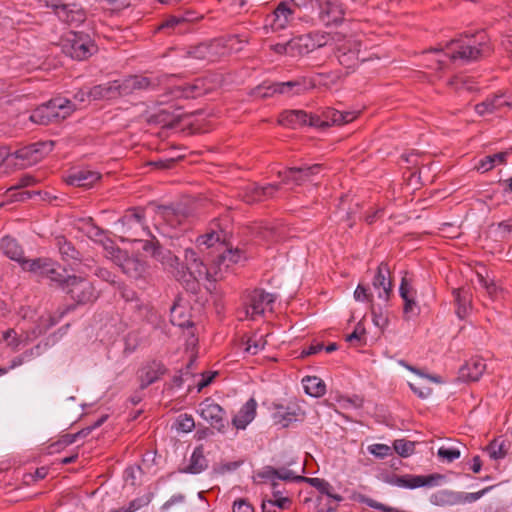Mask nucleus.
<instances>
[{
	"instance_id": "1",
	"label": "nucleus",
	"mask_w": 512,
	"mask_h": 512,
	"mask_svg": "<svg viewBox=\"0 0 512 512\" xmlns=\"http://www.w3.org/2000/svg\"><path fill=\"white\" fill-rule=\"evenodd\" d=\"M74 110L75 105L70 100L56 97L33 110L30 120L35 124L50 125L68 118Z\"/></svg>"
},
{
	"instance_id": "2",
	"label": "nucleus",
	"mask_w": 512,
	"mask_h": 512,
	"mask_svg": "<svg viewBox=\"0 0 512 512\" xmlns=\"http://www.w3.org/2000/svg\"><path fill=\"white\" fill-rule=\"evenodd\" d=\"M451 43L458 45L457 51L451 55L453 60L476 61L490 53V47L486 42L484 32H477L475 34L465 33L460 39L453 40Z\"/></svg>"
},
{
	"instance_id": "3",
	"label": "nucleus",
	"mask_w": 512,
	"mask_h": 512,
	"mask_svg": "<svg viewBox=\"0 0 512 512\" xmlns=\"http://www.w3.org/2000/svg\"><path fill=\"white\" fill-rule=\"evenodd\" d=\"M62 51L71 59L84 60L96 53L97 47L90 36L82 32H70L61 42Z\"/></svg>"
},
{
	"instance_id": "4",
	"label": "nucleus",
	"mask_w": 512,
	"mask_h": 512,
	"mask_svg": "<svg viewBox=\"0 0 512 512\" xmlns=\"http://www.w3.org/2000/svg\"><path fill=\"white\" fill-rule=\"evenodd\" d=\"M118 226H120L119 231L122 234L121 239L129 242H136L149 234L146 227L145 210L139 207L127 210L126 214L118 221Z\"/></svg>"
},
{
	"instance_id": "5",
	"label": "nucleus",
	"mask_w": 512,
	"mask_h": 512,
	"mask_svg": "<svg viewBox=\"0 0 512 512\" xmlns=\"http://www.w3.org/2000/svg\"><path fill=\"white\" fill-rule=\"evenodd\" d=\"M493 486L485 487L478 492L464 493L453 490H438L431 494L429 501L436 507H451L462 505L465 503H472L485 496L491 491Z\"/></svg>"
},
{
	"instance_id": "6",
	"label": "nucleus",
	"mask_w": 512,
	"mask_h": 512,
	"mask_svg": "<svg viewBox=\"0 0 512 512\" xmlns=\"http://www.w3.org/2000/svg\"><path fill=\"white\" fill-rule=\"evenodd\" d=\"M172 77V75H164L161 77L150 78L144 75H131L126 77L125 79L118 81L120 84L122 97H126L134 93H139L141 91L155 90L159 86H161L162 83H164L165 81L171 80Z\"/></svg>"
},
{
	"instance_id": "7",
	"label": "nucleus",
	"mask_w": 512,
	"mask_h": 512,
	"mask_svg": "<svg viewBox=\"0 0 512 512\" xmlns=\"http://www.w3.org/2000/svg\"><path fill=\"white\" fill-rule=\"evenodd\" d=\"M55 243L64 262L82 267L80 268L81 273H84L86 269H93L94 259L83 258L81 252L65 236H56Z\"/></svg>"
},
{
	"instance_id": "8",
	"label": "nucleus",
	"mask_w": 512,
	"mask_h": 512,
	"mask_svg": "<svg viewBox=\"0 0 512 512\" xmlns=\"http://www.w3.org/2000/svg\"><path fill=\"white\" fill-rule=\"evenodd\" d=\"M445 477L442 474H428V475H393L387 479L388 484L406 489H416L420 487H433L439 484V481Z\"/></svg>"
},
{
	"instance_id": "9",
	"label": "nucleus",
	"mask_w": 512,
	"mask_h": 512,
	"mask_svg": "<svg viewBox=\"0 0 512 512\" xmlns=\"http://www.w3.org/2000/svg\"><path fill=\"white\" fill-rule=\"evenodd\" d=\"M198 413L204 421L211 425L212 428L220 432H224L228 425L225 410L211 398H206L198 405Z\"/></svg>"
},
{
	"instance_id": "10",
	"label": "nucleus",
	"mask_w": 512,
	"mask_h": 512,
	"mask_svg": "<svg viewBox=\"0 0 512 512\" xmlns=\"http://www.w3.org/2000/svg\"><path fill=\"white\" fill-rule=\"evenodd\" d=\"M208 91H210V87L206 85L204 79H195L191 83L167 87L163 97L165 98L164 101L179 98L195 99L203 96Z\"/></svg>"
},
{
	"instance_id": "11",
	"label": "nucleus",
	"mask_w": 512,
	"mask_h": 512,
	"mask_svg": "<svg viewBox=\"0 0 512 512\" xmlns=\"http://www.w3.org/2000/svg\"><path fill=\"white\" fill-rule=\"evenodd\" d=\"M69 281V285L64 287L63 290H65L78 305L96 301L98 292L92 283L82 277L72 278Z\"/></svg>"
},
{
	"instance_id": "12",
	"label": "nucleus",
	"mask_w": 512,
	"mask_h": 512,
	"mask_svg": "<svg viewBox=\"0 0 512 512\" xmlns=\"http://www.w3.org/2000/svg\"><path fill=\"white\" fill-rule=\"evenodd\" d=\"M319 10V20L326 27L338 25L344 21L345 10L339 0H311Z\"/></svg>"
},
{
	"instance_id": "13",
	"label": "nucleus",
	"mask_w": 512,
	"mask_h": 512,
	"mask_svg": "<svg viewBox=\"0 0 512 512\" xmlns=\"http://www.w3.org/2000/svg\"><path fill=\"white\" fill-rule=\"evenodd\" d=\"M184 269L188 270L192 278V286L196 285V281L200 279L210 280L209 270L205 267L204 263L200 261L197 252L191 248L185 249L184 263H180L179 266L180 274H183V277L185 276Z\"/></svg>"
},
{
	"instance_id": "14",
	"label": "nucleus",
	"mask_w": 512,
	"mask_h": 512,
	"mask_svg": "<svg viewBox=\"0 0 512 512\" xmlns=\"http://www.w3.org/2000/svg\"><path fill=\"white\" fill-rule=\"evenodd\" d=\"M325 36L318 34H306L294 37L289 40V49H291V57H298L312 52L326 45Z\"/></svg>"
},
{
	"instance_id": "15",
	"label": "nucleus",
	"mask_w": 512,
	"mask_h": 512,
	"mask_svg": "<svg viewBox=\"0 0 512 512\" xmlns=\"http://www.w3.org/2000/svg\"><path fill=\"white\" fill-rule=\"evenodd\" d=\"M275 296L269 294L261 289H255L247 295L246 302V317L254 319L256 316H260L264 313L265 307L273 304Z\"/></svg>"
},
{
	"instance_id": "16",
	"label": "nucleus",
	"mask_w": 512,
	"mask_h": 512,
	"mask_svg": "<svg viewBox=\"0 0 512 512\" xmlns=\"http://www.w3.org/2000/svg\"><path fill=\"white\" fill-rule=\"evenodd\" d=\"M361 45L362 44L356 39H348L338 46L336 54L339 64L348 69L355 68L360 60L359 53Z\"/></svg>"
},
{
	"instance_id": "17",
	"label": "nucleus",
	"mask_w": 512,
	"mask_h": 512,
	"mask_svg": "<svg viewBox=\"0 0 512 512\" xmlns=\"http://www.w3.org/2000/svg\"><path fill=\"white\" fill-rule=\"evenodd\" d=\"M55 143L53 141L37 142L35 144L27 145L16 151V157L27 161V163H36L43 158L46 154L52 151Z\"/></svg>"
},
{
	"instance_id": "18",
	"label": "nucleus",
	"mask_w": 512,
	"mask_h": 512,
	"mask_svg": "<svg viewBox=\"0 0 512 512\" xmlns=\"http://www.w3.org/2000/svg\"><path fill=\"white\" fill-rule=\"evenodd\" d=\"M52 9L59 20L68 25L78 26L85 21V12L76 4H53Z\"/></svg>"
},
{
	"instance_id": "19",
	"label": "nucleus",
	"mask_w": 512,
	"mask_h": 512,
	"mask_svg": "<svg viewBox=\"0 0 512 512\" xmlns=\"http://www.w3.org/2000/svg\"><path fill=\"white\" fill-rule=\"evenodd\" d=\"M166 372L167 369L161 361H148L140 370V389L143 390L149 385L155 383L160 379V377L164 376Z\"/></svg>"
},
{
	"instance_id": "20",
	"label": "nucleus",
	"mask_w": 512,
	"mask_h": 512,
	"mask_svg": "<svg viewBox=\"0 0 512 512\" xmlns=\"http://www.w3.org/2000/svg\"><path fill=\"white\" fill-rule=\"evenodd\" d=\"M372 286L376 290H381L378 292V297L388 301L392 292V282L390 280V268L388 263H380L378 265L374 280H372Z\"/></svg>"
},
{
	"instance_id": "21",
	"label": "nucleus",
	"mask_w": 512,
	"mask_h": 512,
	"mask_svg": "<svg viewBox=\"0 0 512 512\" xmlns=\"http://www.w3.org/2000/svg\"><path fill=\"white\" fill-rule=\"evenodd\" d=\"M293 10L287 2H281L276 6L273 13L267 16V25L272 27L274 31L281 30L287 26V23L292 20Z\"/></svg>"
},
{
	"instance_id": "22",
	"label": "nucleus",
	"mask_w": 512,
	"mask_h": 512,
	"mask_svg": "<svg viewBox=\"0 0 512 512\" xmlns=\"http://www.w3.org/2000/svg\"><path fill=\"white\" fill-rule=\"evenodd\" d=\"M88 97L94 100L122 97L119 80L109 81L91 88L88 92Z\"/></svg>"
},
{
	"instance_id": "23",
	"label": "nucleus",
	"mask_w": 512,
	"mask_h": 512,
	"mask_svg": "<svg viewBox=\"0 0 512 512\" xmlns=\"http://www.w3.org/2000/svg\"><path fill=\"white\" fill-rule=\"evenodd\" d=\"M120 268L129 278L138 281L145 278L147 266L139 258L126 256L120 263Z\"/></svg>"
},
{
	"instance_id": "24",
	"label": "nucleus",
	"mask_w": 512,
	"mask_h": 512,
	"mask_svg": "<svg viewBox=\"0 0 512 512\" xmlns=\"http://www.w3.org/2000/svg\"><path fill=\"white\" fill-rule=\"evenodd\" d=\"M484 360L473 358L459 369V378L464 381H478L485 372Z\"/></svg>"
},
{
	"instance_id": "25",
	"label": "nucleus",
	"mask_w": 512,
	"mask_h": 512,
	"mask_svg": "<svg viewBox=\"0 0 512 512\" xmlns=\"http://www.w3.org/2000/svg\"><path fill=\"white\" fill-rule=\"evenodd\" d=\"M250 232L254 237L260 238L268 243H276L282 240L283 229L281 227L269 226L263 224H255L250 227Z\"/></svg>"
},
{
	"instance_id": "26",
	"label": "nucleus",
	"mask_w": 512,
	"mask_h": 512,
	"mask_svg": "<svg viewBox=\"0 0 512 512\" xmlns=\"http://www.w3.org/2000/svg\"><path fill=\"white\" fill-rule=\"evenodd\" d=\"M256 401L254 398H250L247 403H245L238 414L232 418V425H234L237 429H244L252 420H254L256 415Z\"/></svg>"
},
{
	"instance_id": "27",
	"label": "nucleus",
	"mask_w": 512,
	"mask_h": 512,
	"mask_svg": "<svg viewBox=\"0 0 512 512\" xmlns=\"http://www.w3.org/2000/svg\"><path fill=\"white\" fill-rule=\"evenodd\" d=\"M100 178L101 175L99 172L80 170L71 173L67 178V183L76 187L89 188L92 187Z\"/></svg>"
},
{
	"instance_id": "28",
	"label": "nucleus",
	"mask_w": 512,
	"mask_h": 512,
	"mask_svg": "<svg viewBox=\"0 0 512 512\" xmlns=\"http://www.w3.org/2000/svg\"><path fill=\"white\" fill-rule=\"evenodd\" d=\"M278 177L281 178V183L284 184L294 183L295 185H301L311 180V176L305 172L302 166L288 167L284 171H279Z\"/></svg>"
},
{
	"instance_id": "29",
	"label": "nucleus",
	"mask_w": 512,
	"mask_h": 512,
	"mask_svg": "<svg viewBox=\"0 0 512 512\" xmlns=\"http://www.w3.org/2000/svg\"><path fill=\"white\" fill-rule=\"evenodd\" d=\"M355 118L356 114L353 112H339L333 108H327L322 115V119L327 127L348 124Z\"/></svg>"
},
{
	"instance_id": "30",
	"label": "nucleus",
	"mask_w": 512,
	"mask_h": 512,
	"mask_svg": "<svg viewBox=\"0 0 512 512\" xmlns=\"http://www.w3.org/2000/svg\"><path fill=\"white\" fill-rule=\"evenodd\" d=\"M77 229L78 231L85 233L86 236H88V238L93 240L95 243L108 237L105 235L104 230L95 225L92 218H84L78 220Z\"/></svg>"
},
{
	"instance_id": "31",
	"label": "nucleus",
	"mask_w": 512,
	"mask_h": 512,
	"mask_svg": "<svg viewBox=\"0 0 512 512\" xmlns=\"http://www.w3.org/2000/svg\"><path fill=\"white\" fill-rule=\"evenodd\" d=\"M308 114L302 110H291L281 113L279 124L293 129L307 124Z\"/></svg>"
},
{
	"instance_id": "32",
	"label": "nucleus",
	"mask_w": 512,
	"mask_h": 512,
	"mask_svg": "<svg viewBox=\"0 0 512 512\" xmlns=\"http://www.w3.org/2000/svg\"><path fill=\"white\" fill-rule=\"evenodd\" d=\"M0 249L6 257L18 262L24 258L23 249L19 246L18 242L11 236L2 237L0 242Z\"/></svg>"
},
{
	"instance_id": "33",
	"label": "nucleus",
	"mask_w": 512,
	"mask_h": 512,
	"mask_svg": "<svg viewBox=\"0 0 512 512\" xmlns=\"http://www.w3.org/2000/svg\"><path fill=\"white\" fill-rule=\"evenodd\" d=\"M510 449V443L507 442L503 437L494 438L489 445L484 449L490 458L493 460H499L506 457Z\"/></svg>"
},
{
	"instance_id": "34",
	"label": "nucleus",
	"mask_w": 512,
	"mask_h": 512,
	"mask_svg": "<svg viewBox=\"0 0 512 512\" xmlns=\"http://www.w3.org/2000/svg\"><path fill=\"white\" fill-rule=\"evenodd\" d=\"M18 263L24 270L36 273L38 275H44L46 269L50 266H53V262L50 258H22V260H19Z\"/></svg>"
},
{
	"instance_id": "35",
	"label": "nucleus",
	"mask_w": 512,
	"mask_h": 512,
	"mask_svg": "<svg viewBox=\"0 0 512 512\" xmlns=\"http://www.w3.org/2000/svg\"><path fill=\"white\" fill-rule=\"evenodd\" d=\"M43 276L47 277L51 281L56 282L58 286L62 287V289L69 285V280L72 278H78L76 275L67 274L64 268L55 263L54 266H50L48 269H46Z\"/></svg>"
},
{
	"instance_id": "36",
	"label": "nucleus",
	"mask_w": 512,
	"mask_h": 512,
	"mask_svg": "<svg viewBox=\"0 0 512 512\" xmlns=\"http://www.w3.org/2000/svg\"><path fill=\"white\" fill-rule=\"evenodd\" d=\"M299 480H304V482L310 484L313 488L317 489L320 494L326 496L332 500L337 502L343 501V496L332 493L331 484L323 478H298Z\"/></svg>"
},
{
	"instance_id": "37",
	"label": "nucleus",
	"mask_w": 512,
	"mask_h": 512,
	"mask_svg": "<svg viewBox=\"0 0 512 512\" xmlns=\"http://www.w3.org/2000/svg\"><path fill=\"white\" fill-rule=\"evenodd\" d=\"M302 384H304L305 393L314 398H319L326 392L325 382L318 376H307L302 379Z\"/></svg>"
},
{
	"instance_id": "38",
	"label": "nucleus",
	"mask_w": 512,
	"mask_h": 512,
	"mask_svg": "<svg viewBox=\"0 0 512 512\" xmlns=\"http://www.w3.org/2000/svg\"><path fill=\"white\" fill-rule=\"evenodd\" d=\"M207 468V461L204 456L203 447L198 446L192 452L188 468L185 469L186 473L193 475L199 474Z\"/></svg>"
},
{
	"instance_id": "39",
	"label": "nucleus",
	"mask_w": 512,
	"mask_h": 512,
	"mask_svg": "<svg viewBox=\"0 0 512 512\" xmlns=\"http://www.w3.org/2000/svg\"><path fill=\"white\" fill-rule=\"evenodd\" d=\"M171 323L179 328L190 327L192 321L189 313L185 306H180L178 303H174L171 307Z\"/></svg>"
},
{
	"instance_id": "40",
	"label": "nucleus",
	"mask_w": 512,
	"mask_h": 512,
	"mask_svg": "<svg viewBox=\"0 0 512 512\" xmlns=\"http://www.w3.org/2000/svg\"><path fill=\"white\" fill-rule=\"evenodd\" d=\"M156 213L171 227L178 226L184 218L183 213L173 209L170 206H158Z\"/></svg>"
},
{
	"instance_id": "41",
	"label": "nucleus",
	"mask_w": 512,
	"mask_h": 512,
	"mask_svg": "<svg viewBox=\"0 0 512 512\" xmlns=\"http://www.w3.org/2000/svg\"><path fill=\"white\" fill-rule=\"evenodd\" d=\"M453 297L455 304H457L458 317L465 318L468 311L469 303L471 302V295L469 294L468 290L460 288L453 290Z\"/></svg>"
},
{
	"instance_id": "42",
	"label": "nucleus",
	"mask_w": 512,
	"mask_h": 512,
	"mask_svg": "<svg viewBox=\"0 0 512 512\" xmlns=\"http://www.w3.org/2000/svg\"><path fill=\"white\" fill-rule=\"evenodd\" d=\"M215 45L211 43H200L196 47H193L189 51V55L193 59L199 60H212L215 57Z\"/></svg>"
},
{
	"instance_id": "43",
	"label": "nucleus",
	"mask_w": 512,
	"mask_h": 512,
	"mask_svg": "<svg viewBox=\"0 0 512 512\" xmlns=\"http://www.w3.org/2000/svg\"><path fill=\"white\" fill-rule=\"evenodd\" d=\"M275 89L278 94L294 96L301 94L305 90V87L300 81H287V82H276Z\"/></svg>"
},
{
	"instance_id": "44",
	"label": "nucleus",
	"mask_w": 512,
	"mask_h": 512,
	"mask_svg": "<svg viewBox=\"0 0 512 512\" xmlns=\"http://www.w3.org/2000/svg\"><path fill=\"white\" fill-rule=\"evenodd\" d=\"M187 21L182 16H171L164 20L159 26L160 30H168L174 33H184L186 30Z\"/></svg>"
},
{
	"instance_id": "45",
	"label": "nucleus",
	"mask_w": 512,
	"mask_h": 512,
	"mask_svg": "<svg viewBox=\"0 0 512 512\" xmlns=\"http://www.w3.org/2000/svg\"><path fill=\"white\" fill-rule=\"evenodd\" d=\"M180 119L181 118H180L179 115L178 116H173L168 111L161 110V111H159V113L154 114L153 116H151L150 122L156 123V124H161L164 127L172 128V127H176L179 124Z\"/></svg>"
},
{
	"instance_id": "46",
	"label": "nucleus",
	"mask_w": 512,
	"mask_h": 512,
	"mask_svg": "<svg viewBox=\"0 0 512 512\" xmlns=\"http://www.w3.org/2000/svg\"><path fill=\"white\" fill-rule=\"evenodd\" d=\"M506 157V151L486 156L484 159L479 161L477 169L483 171L484 173L490 171L496 163H505Z\"/></svg>"
},
{
	"instance_id": "47",
	"label": "nucleus",
	"mask_w": 512,
	"mask_h": 512,
	"mask_svg": "<svg viewBox=\"0 0 512 512\" xmlns=\"http://www.w3.org/2000/svg\"><path fill=\"white\" fill-rule=\"evenodd\" d=\"M240 196L243 202L249 205L261 202L260 191L258 190V185L255 183L249 184L243 188Z\"/></svg>"
},
{
	"instance_id": "48",
	"label": "nucleus",
	"mask_w": 512,
	"mask_h": 512,
	"mask_svg": "<svg viewBox=\"0 0 512 512\" xmlns=\"http://www.w3.org/2000/svg\"><path fill=\"white\" fill-rule=\"evenodd\" d=\"M116 285H118L121 298L124 299L127 303L132 304L135 309L141 310L143 304L139 300V297L137 296L136 292L123 284L118 283Z\"/></svg>"
},
{
	"instance_id": "49",
	"label": "nucleus",
	"mask_w": 512,
	"mask_h": 512,
	"mask_svg": "<svg viewBox=\"0 0 512 512\" xmlns=\"http://www.w3.org/2000/svg\"><path fill=\"white\" fill-rule=\"evenodd\" d=\"M265 345H267V341L263 338V336H257L255 334L247 338L246 348H244V351L250 355H256L264 349Z\"/></svg>"
},
{
	"instance_id": "50",
	"label": "nucleus",
	"mask_w": 512,
	"mask_h": 512,
	"mask_svg": "<svg viewBox=\"0 0 512 512\" xmlns=\"http://www.w3.org/2000/svg\"><path fill=\"white\" fill-rule=\"evenodd\" d=\"M275 88V83L268 84L264 82L262 85L256 86L252 90V96L260 99L273 97L275 94L279 93Z\"/></svg>"
},
{
	"instance_id": "51",
	"label": "nucleus",
	"mask_w": 512,
	"mask_h": 512,
	"mask_svg": "<svg viewBox=\"0 0 512 512\" xmlns=\"http://www.w3.org/2000/svg\"><path fill=\"white\" fill-rule=\"evenodd\" d=\"M394 449L398 455L403 458H407L414 453L415 443L413 441L398 439L394 441Z\"/></svg>"
},
{
	"instance_id": "52",
	"label": "nucleus",
	"mask_w": 512,
	"mask_h": 512,
	"mask_svg": "<svg viewBox=\"0 0 512 512\" xmlns=\"http://www.w3.org/2000/svg\"><path fill=\"white\" fill-rule=\"evenodd\" d=\"M136 242L142 243V250L152 256L154 259L164 253V248L159 245V242L154 238L152 240H138Z\"/></svg>"
},
{
	"instance_id": "53",
	"label": "nucleus",
	"mask_w": 512,
	"mask_h": 512,
	"mask_svg": "<svg viewBox=\"0 0 512 512\" xmlns=\"http://www.w3.org/2000/svg\"><path fill=\"white\" fill-rule=\"evenodd\" d=\"M222 230L221 232H217L215 230H211L208 233H205L202 236H198L197 243L199 246H205L206 248L212 247L214 244L218 243L222 239Z\"/></svg>"
},
{
	"instance_id": "54",
	"label": "nucleus",
	"mask_w": 512,
	"mask_h": 512,
	"mask_svg": "<svg viewBox=\"0 0 512 512\" xmlns=\"http://www.w3.org/2000/svg\"><path fill=\"white\" fill-rule=\"evenodd\" d=\"M156 259L159 260L161 263H163V265H165L167 268H171V269L177 271V274H180L179 258L177 256L173 255L171 251L164 249V253L162 255H160L159 257H157Z\"/></svg>"
},
{
	"instance_id": "55",
	"label": "nucleus",
	"mask_w": 512,
	"mask_h": 512,
	"mask_svg": "<svg viewBox=\"0 0 512 512\" xmlns=\"http://www.w3.org/2000/svg\"><path fill=\"white\" fill-rule=\"evenodd\" d=\"M90 272H93V274L98 277L99 279L108 282L112 285H118L119 283L115 280V275L110 272L109 270L96 266L94 264V267L92 269H87Z\"/></svg>"
},
{
	"instance_id": "56",
	"label": "nucleus",
	"mask_w": 512,
	"mask_h": 512,
	"mask_svg": "<svg viewBox=\"0 0 512 512\" xmlns=\"http://www.w3.org/2000/svg\"><path fill=\"white\" fill-rule=\"evenodd\" d=\"M194 428V420L190 414H179L176 420L177 431L190 432Z\"/></svg>"
},
{
	"instance_id": "57",
	"label": "nucleus",
	"mask_w": 512,
	"mask_h": 512,
	"mask_svg": "<svg viewBox=\"0 0 512 512\" xmlns=\"http://www.w3.org/2000/svg\"><path fill=\"white\" fill-rule=\"evenodd\" d=\"M438 457L452 463L460 458V451L456 448L441 446L438 450Z\"/></svg>"
},
{
	"instance_id": "58",
	"label": "nucleus",
	"mask_w": 512,
	"mask_h": 512,
	"mask_svg": "<svg viewBox=\"0 0 512 512\" xmlns=\"http://www.w3.org/2000/svg\"><path fill=\"white\" fill-rule=\"evenodd\" d=\"M243 259L242 251L238 248L228 249L221 255V260L223 262H228L231 264H237Z\"/></svg>"
},
{
	"instance_id": "59",
	"label": "nucleus",
	"mask_w": 512,
	"mask_h": 512,
	"mask_svg": "<svg viewBox=\"0 0 512 512\" xmlns=\"http://www.w3.org/2000/svg\"><path fill=\"white\" fill-rule=\"evenodd\" d=\"M282 184L283 183L280 182L275 184H268L267 186L264 187L259 186L261 201L273 199L274 194L281 189Z\"/></svg>"
},
{
	"instance_id": "60",
	"label": "nucleus",
	"mask_w": 512,
	"mask_h": 512,
	"mask_svg": "<svg viewBox=\"0 0 512 512\" xmlns=\"http://www.w3.org/2000/svg\"><path fill=\"white\" fill-rule=\"evenodd\" d=\"M152 499V495H144L140 498H136L129 502L128 507L126 508L129 512H135L141 507H146Z\"/></svg>"
},
{
	"instance_id": "61",
	"label": "nucleus",
	"mask_w": 512,
	"mask_h": 512,
	"mask_svg": "<svg viewBox=\"0 0 512 512\" xmlns=\"http://www.w3.org/2000/svg\"><path fill=\"white\" fill-rule=\"evenodd\" d=\"M362 502L365 503L367 506L371 507V508H374L376 510H380V511H383V512H407V511H400V510H397L396 508L394 507H391V506H386L380 502H377L371 498H366L364 497L362 499Z\"/></svg>"
},
{
	"instance_id": "62",
	"label": "nucleus",
	"mask_w": 512,
	"mask_h": 512,
	"mask_svg": "<svg viewBox=\"0 0 512 512\" xmlns=\"http://www.w3.org/2000/svg\"><path fill=\"white\" fill-rule=\"evenodd\" d=\"M498 237L505 239L512 233V219L499 222L496 226Z\"/></svg>"
},
{
	"instance_id": "63",
	"label": "nucleus",
	"mask_w": 512,
	"mask_h": 512,
	"mask_svg": "<svg viewBox=\"0 0 512 512\" xmlns=\"http://www.w3.org/2000/svg\"><path fill=\"white\" fill-rule=\"evenodd\" d=\"M91 431V428H84L83 430L75 434H67L62 436L61 442L64 445H70L77 441L78 437H87Z\"/></svg>"
},
{
	"instance_id": "64",
	"label": "nucleus",
	"mask_w": 512,
	"mask_h": 512,
	"mask_svg": "<svg viewBox=\"0 0 512 512\" xmlns=\"http://www.w3.org/2000/svg\"><path fill=\"white\" fill-rule=\"evenodd\" d=\"M232 512H254V507L244 499L235 500Z\"/></svg>"
}]
</instances>
